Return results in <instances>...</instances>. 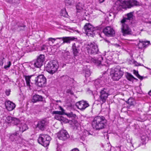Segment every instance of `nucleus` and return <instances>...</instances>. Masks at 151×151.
Instances as JSON below:
<instances>
[{
    "mask_svg": "<svg viewBox=\"0 0 151 151\" xmlns=\"http://www.w3.org/2000/svg\"><path fill=\"white\" fill-rule=\"evenodd\" d=\"M22 135L19 134V132L17 131L14 133H11L5 136L4 138L1 139V141L3 144L5 146L8 144H9L10 142L8 140L14 142L17 144L20 145H24L26 141L22 137Z\"/></svg>",
    "mask_w": 151,
    "mask_h": 151,
    "instance_id": "f257e3e1",
    "label": "nucleus"
},
{
    "mask_svg": "<svg viewBox=\"0 0 151 151\" xmlns=\"http://www.w3.org/2000/svg\"><path fill=\"white\" fill-rule=\"evenodd\" d=\"M140 4V3L136 0H119L115 3L114 9H116L117 10L119 11L122 9H127L134 6H139Z\"/></svg>",
    "mask_w": 151,
    "mask_h": 151,
    "instance_id": "f03ea898",
    "label": "nucleus"
},
{
    "mask_svg": "<svg viewBox=\"0 0 151 151\" xmlns=\"http://www.w3.org/2000/svg\"><path fill=\"white\" fill-rule=\"evenodd\" d=\"M106 123V120L103 116L95 117L92 122V126L96 130H100L104 128Z\"/></svg>",
    "mask_w": 151,
    "mask_h": 151,
    "instance_id": "7ed1b4c3",
    "label": "nucleus"
},
{
    "mask_svg": "<svg viewBox=\"0 0 151 151\" xmlns=\"http://www.w3.org/2000/svg\"><path fill=\"white\" fill-rule=\"evenodd\" d=\"M110 76L112 79L114 81H118L124 75V72L119 66L111 69Z\"/></svg>",
    "mask_w": 151,
    "mask_h": 151,
    "instance_id": "20e7f679",
    "label": "nucleus"
},
{
    "mask_svg": "<svg viewBox=\"0 0 151 151\" xmlns=\"http://www.w3.org/2000/svg\"><path fill=\"white\" fill-rule=\"evenodd\" d=\"M59 65L55 60L50 61L46 65V69L51 74H53L58 71Z\"/></svg>",
    "mask_w": 151,
    "mask_h": 151,
    "instance_id": "39448f33",
    "label": "nucleus"
},
{
    "mask_svg": "<svg viewBox=\"0 0 151 151\" xmlns=\"http://www.w3.org/2000/svg\"><path fill=\"white\" fill-rule=\"evenodd\" d=\"M50 139L51 137L49 135L42 134H40L38 141L42 145L46 147L49 145Z\"/></svg>",
    "mask_w": 151,
    "mask_h": 151,
    "instance_id": "423d86ee",
    "label": "nucleus"
},
{
    "mask_svg": "<svg viewBox=\"0 0 151 151\" xmlns=\"http://www.w3.org/2000/svg\"><path fill=\"white\" fill-rule=\"evenodd\" d=\"M45 60V57L44 55H40L37 58L32 62L31 65L37 68H40L43 65Z\"/></svg>",
    "mask_w": 151,
    "mask_h": 151,
    "instance_id": "0eeeda50",
    "label": "nucleus"
},
{
    "mask_svg": "<svg viewBox=\"0 0 151 151\" xmlns=\"http://www.w3.org/2000/svg\"><path fill=\"white\" fill-rule=\"evenodd\" d=\"M84 29L88 36L93 37L96 32V28L90 23H86L84 27Z\"/></svg>",
    "mask_w": 151,
    "mask_h": 151,
    "instance_id": "6e6552de",
    "label": "nucleus"
},
{
    "mask_svg": "<svg viewBox=\"0 0 151 151\" xmlns=\"http://www.w3.org/2000/svg\"><path fill=\"white\" fill-rule=\"evenodd\" d=\"M87 49L88 53L91 54H96L99 51L97 45L94 42L88 43L87 45Z\"/></svg>",
    "mask_w": 151,
    "mask_h": 151,
    "instance_id": "1a4fd4ad",
    "label": "nucleus"
},
{
    "mask_svg": "<svg viewBox=\"0 0 151 151\" xmlns=\"http://www.w3.org/2000/svg\"><path fill=\"white\" fill-rule=\"evenodd\" d=\"M121 30L123 35L125 36L128 35H129L131 32V29L127 24V23L124 20L121 21Z\"/></svg>",
    "mask_w": 151,
    "mask_h": 151,
    "instance_id": "9d476101",
    "label": "nucleus"
},
{
    "mask_svg": "<svg viewBox=\"0 0 151 151\" xmlns=\"http://www.w3.org/2000/svg\"><path fill=\"white\" fill-rule=\"evenodd\" d=\"M109 95V90L107 88H103L100 91L99 96L100 102L101 104L106 101V100Z\"/></svg>",
    "mask_w": 151,
    "mask_h": 151,
    "instance_id": "9b49d317",
    "label": "nucleus"
},
{
    "mask_svg": "<svg viewBox=\"0 0 151 151\" xmlns=\"http://www.w3.org/2000/svg\"><path fill=\"white\" fill-rule=\"evenodd\" d=\"M48 123V120L44 119L38 121L36 127L40 130L44 131L46 129Z\"/></svg>",
    "mask_w": 151,
    "mask_h": 151,
    "instance_id": "f8f14e48",
    "label": "nucleus"
},
{
    "mask_svg": "<svg viewBox=\"0 0 151 151\" xmlns=\"http://www.w3.org/2000/svg\"><path fill=\"white\" fill-rule=\"evenodd\" d=\"M35 81L36 85L39 87H42L45 85L46 79L43 75H41L36 78Z\"/></svg>",
    "mask_w": 151,
    "mask_h": 151,
    "instance_id": "ddd939ff",
    "label": "nucleus"
},
{
    "mask_svg": "<svg viewBox=\"0 0 151 151\" xmlns=\"http://www.w3.org/2000/svg\"><path fill=\"white\" fill-rule=\"evenodd\" d=\"M107 77L104 75L96 79L94 82V84L96 87L99 88L103 85L105 84V83L107 81Z\"/></svg>",
    "mask_w": 151,
    "mask_h": 151,
    "instance_id": "4468645a",
    "label": "nucleus"
},
{
    "mask_svg": "<svg viewBox=\"0 0 151 151\" xmlns=\"http://www.w3.org/2000/svg\"><path fill=\"white\" fill-rule=\"evenodd\" d=\"M57 137L59 139L65 141L69 138L70 136L66 130L62 129L58 133Z\"/></svg>",
    "mask_w": 151,
    "mask_h": 151,
    "instance_id": "2eb2a0df",
    "label": "nucleus"
},
{
    "mask_svg": "<svg viewBox=\"0 0 151 151\" xmlns=\"http://www.w3.org/2000/svg\"><path fill=\"white\" fill-rule=\"evenodd\" d=\"M72 49L73 54L75 57L78 56L81 53V48L78 43H73Z\"/></svg>",
    "mask_w": 151,
    "mask_h": 151,
    "instance_id": "dca6fc26",
    "label": "nucleus"
},
{
    "mask_svg": "<svg viewBox=\"0 0 151 151\" xmlns=\"http://www.w3.org/2000/svg\"><path fill=\"white\" fill-rule=\"evenodd\" d=\"M89 59L91 62L96 64L98 66L99 68H101V66H102L103 68L106 67V66L103 65L101 64V62L103 60V58L100 55L98 58H96L91 57L89 58Z\"/></svg>",
    "mask_w": 151,
    "mask_h": 151,
    "instance_id": "f3484780",
    "label": "nucleus"
},
{
    "mask_svg": "<svg viewBox=\"0 0 151 151\" xmlns=\"http://www.w3.org/2000/svg\"><path fill=\"white\" fill-rule=\"evenodd\" d=\"M103 32L108 37H113L115 35V31L111 27H106L103 29Z\"/></svg>",
    "mask_w": 151,
    "mask_h": 151,
    "instance_id": "a211bd4d",
    "label": "nucleus"
},
{
    "mask_svg": "<svg viewBox=\"0 0 151 151\" xmlns=\"http://www.w3.org/2000/svg\"><path fill=\"white\" fill-rule=\"evenodd\" d=\"M76 106L78 109L83 111L88 107L89 105L86 101L83 100L76 103Z\"/></svg>",
    "mask_w": 151,
    "mask_h": 151,
    "instance_id": "6ab92c4d",
    "label": "nucleus"
},
{
    "mask_svg": "<svg viewBox=\"0 0 151 151\" xmlns=\"http://www.w3.org/2000/svg\"><path fill=\"white\" fill-rule=\"evenodd\" d=\"M5 106L6 109L9 111H11L15 107V104L9 101H6L5 102Z\"/></svg>",
    "mask_w": 151,
    "mask_h": 151,
    "instance_id": "aec40b11",
    "label": "nucleus"
},
{
    "mask_svg": "<svg viewBox=\"0 0 151 151\" xmlns=\"http://www.w3.org/2000/svg\"><path fill=\"white\" fill-rule=\"evenodd\" d=\"M84 5L83 4L78 2L76 5L77 13H81L84 10Z\"/></svg>",
    "mask_w": 151,
    "mask_h": 151,
    "instance_id": "412c9836",
    "label": "nucleus"
},
{
    "mask_svg": "<svg viewBox=\"0 0 151 151\" xmlns=\"http://www.w3.org/2000/svg\"><path fill=\"white\" fill-rule=\"evenodd\" d=\"M43 99V98L42 96L35 94L33 96L32 101L33 103H35L37 101H42Z\"/></svg>",
    "mask_w": 151,
    "mask_h": 151,
    "instance_id": "4be33fe9",
    "label": "nucleus"
},
{
    "mask_svg": "<svg viewBox=\"0 0 151 151\" xmlns=\"http://www.w3.org/2000/svg\"><path fill=\"white\" fill-rule=\"evenodd\" d=\"M133 14V12H132L127 14L126 15L127 17H124L122 20H124L126 22L128 23L129 20H132L134 19V16Z\"/></svg>",
    "mask_w": 151,
    "mask_h": 151,
    "instance_id": "5701e85b",
    "label": "nucleus"
},
{
    "mask_svg": "<svg viewBox=\"0 0 151 151\" xmlns=\"http://www.w3.org/2000/svg\"><path fill=\"white\" fill-rule=\"evenodd\" d=\"M18 127H19V131H18L19 132V134H20V132H21L22 133L28 128L27 125L24 123L20 124Z\"/></svg>",
    "mask_w": 151,
    "mask_h": 151,
    "instance_id": "b1692460",
    "label": "nucleus"
},
{
    "mask_svg": "<svg viewBox=\"0 0 151 151\" xmlns=\"http://www.w3.org/2000/svg\"><path fill=\"white\" fill-rule=\"evenodd\" d=\"M61 38V39H62L63 41V43H70L71 41L74 40L75 39V37H63Z\"/></svg>",
    "mask_w": 151,
    "mask_h": 151,
    "instance_id": "393cba45",
    "label": "nucleus"
},
{
    "mask_svg": "<svg viewBox=\"0 0 151 151\" xmlns=\"http://www.w3.org/2000/svg\"><path fill=\"white\" fill-rule=\"evenodd\" d=\"M32 76H26V75H24V77L25 78V80L26 82V86H27L28 88H30L31 86V84H30V78Z\"/></svg>",
    "mask_w": 151,
    "mask_h": 151,
    "instance_id": "a878e982",
    "label": "nucleus"
},
{
    "mask_svg": "<svg viewBox=\"0 0 151 151\" xmlns=\"http://www.w3.org/2000/svg\"><path fill=\"white\" fill-rule=\"evenodd\" d=\"M55 118L57 120L64 122H66L68 121V120L65 118L61 115H55Z\"/></svg>",
    "mask_w": 151,
    "mask_h": 151,
    "instance_id": "bb28decb",
    "label": "nucleus"
},
{
    "mask_svg": "<svg viewBox=\"0 0 151 151\" xmlns=\"http://www.w3.org/2000/svg\"><path fill=\"white\" fill-rule=\"evenodd\" d=\"M11 124L14 125H17L18 127L20 124L19 120L17 118H13Z\"/></svg>",
    "mask_w": 151,
    "mask_h": 151,
    "instance_id": "cd10ccee",
    "label": "nucleus"
},
{
    "mask_svg": "<svg viewBox=\"0 0 151 151\" xmlns=\"http://www.w3.org/2000/svg\"><path fill=\"white\" fill-rule=\"evenodd\" d=\"M126 76L127 78L129 81H131L133 79H136V78H135L132 75L128 73H127Z\"/></svg>",
    "mask_w": 151,
    "mask_h": 151,
    "instance_id": "c85d7f7f",
    "label": "nucleus"
},
{
    "mask_svg": "<svg viewBox=\"0 0 151 151\" xmlns=\"http://www.w3.org/2000/svg\"><path fill=\"white\" fill-rule=\"evenodd\" d=\"M130 32L129 35L135 36L139 35L140 33L136 29H133L132 31L131 30V32Z\"/></svg>",
    "mask_w": 151,
    "mask_h": 151,
    "instance_id": "c756f323",
    "label": "nucleus"
},
{
    "mask_svg": "<svg viewBox=\"0 0 151 151\" xmlns=\"http://www.w3.org/2000/svg\"><path fill=\"white\" fill-rule=\"evenodd\" d=\"M126 102L130 106L134 105L135 104L134 100L132 98H129L128 101H126Z\"/></svg>",
    "mask_w": 151,
    "mask_h": 151,
    "instance_id": "7c9ffc66",
    "label": "nucleus"
},
{
    "mask_svg": "<svg viewBox=\"0 0 151 151\" xmlns=\"http://www.w3.org/2000/svg\"><path fill=\"white\" fill-rule=\"evenodd\" d=\"M62 38H53L52 37H50L48 38V40L49 42V44H52L54 43L55 41L57 39H60Z\"/></svg>",
    "mask_w": 151,
    "mask_h": 151,
    "instance_id": "2f4dec72",
    "label": "nucleus"
},
{
    "mask_svg": "<svg viewBox=\"0 0 151 151\" xmlns=\"http://www.w3.org/2000/svg\"><path fill=\"white\" fill-rule=\"evenodd\" d=\"M60 15L65 17H67L68 16V13L65 9L62 10L60 13Z\"/></svg>",
    "mask_w": 151,
    "mask_h": 151,
    "instance_id": "473e14b6",
    "label": "nucleus"
},
{
    "mask_svg": "<svg viewBox=\"0 0 151 151\" xmlns=\"http://www.w3.org/2000/svg\"><path fill=\"white\" fill-rule=\"evenodd\" d=\"M69 78L68 76L67 75H64L61 77V79L63 82L67 81Z\"/></svg>",
    "mask_w": 151,
    "mask_h": 151,
    "instance_id": "72a5a7b5",
    "label": "nucleus"
},
{
    "mask_svg": "<svg viewBox=\"0 0 151 151\" xmlns=\"http://www.w3.org/2000/svg\"><path fill=\"white\" fill-rule=\"evenodd\" d=\"M13 118L12 117L8 116L6 117L5 121L8 123H12Z\"/></svg>",
    "mask_w": 151,
    "mask_h": 151,
    "instance_id": "f704fd0d",
    "label": "nucleus"
},
{
    "mask_svg": "<svg viewBox=\"0 0 151 151\" xmlns=\"http://www.w3.org/2000/svg\"><path fill=\"white\" fill-rule=\"evenodd\" d=\"M139 42L138 45L139 48H142L144 47V41L142 40H139Z\"/></svg>",
    "mask_w": 151,
    "mask_h": 151,
    "instance_id": "c9c22d12",
    "label": "nucleus"
},
{
    "mask_svg": "<svg viewBox=\"0 0 151 151\" xmlns=\"http://www.w3.org/2000/svg\"><path fill=\"white\" fill-rule=\"evenodd\" d=\"M85 76L86 77H88L91 74L90 70L89 69H87L85 71Z\"/></svg>",
    "mask_w": 151,
    "mask_h": 151,
    "instance_id": "e433bc0d",
    "label": "nucleus"
},
{
    "mask_svg": "<svg viewBox=\"0 0 151 151\" xmlns=\"http://www.w3.org/2000/svg\"><path fill=\"white\" fill-rule=\"evenodd\" d=\"M65 4L67 5H71L74 3V0H65Z\"/></svg>",
    "mask_w": 151,
    "mask_h": 151,
    "instance_id": "4c0bfd02",
    "label": "nucleus"
},
{
    "mask_svg": "<svg viewBox=\"0 0 151 151\" xmlns=\"http://www.w3.org/2000/svg\"><path fill=\"white\" fill-rule=\"evenodd\" d=\"M114 45L116 47L119 48H123V43L122 42L119 43V44H114Z\"/></svg>",
    "mask_w": 151,
    "mask_h": 151,
    "instance_id": "58836bf2",
    "label": "nucleus"
},
{
    "mask_svg": "<svg viewBox=\"0 0 151 151\" xmlns=\"http://www.w3.org/2000/svg\"><path fill=\"white\" fill-rule=\"evenodd\" d=\"M63 56L65 59L67 60L70 58V53L69 52H66L64 54Z\"/></svg>",
    "mask_w": 151,
    "mask_h": 151,
    "instance_id": "ea45409f",
    "label": "nucleus"
},
{
    "mask_svg": "<svg viewBox=\"0 0 151 151\" xmlns=\"http://www.w3.org/2000/svg\"><path fill=\"white\" fill-rule=\"evenodd\" d=\"M134 74L137 77L139 78V79H142V76H140L138 73V71H136V70H134Z\"/></svg>",
    "mask_w": 151,
    "mask_h": 151,
    "instance_id": "a19ab883",
    "label": "nucleus"
},
{
    "mask_svg": "<svg viewBox=\"0 0 151 151\" xmlns=\"http://www.w3.org/2000/svg\"><path fill=\"white\" fill-rule=\"evenodd\" d=\"M41 50L45 52L46 51H47V46L45 45H43L41 47Z\"/></svg>",
    "mask_w": 151,
    "mask_h": 151,
    "instance_id": "79ce46f5",
    "label": "nucleus"
},
{
    "mask_svg": "<svg viewBox=\"0 0 151 151\" xmlns=\"http://www.w3.org/2000/svg\"><path fill=\"white\" fill-rule=\"evenodd\" d=\"M7 65H5L4 66V68L5 69L7 70L8 68H9L11 65V62L9 61L7 63Z\"/></svg>",
    "mask_w": 151,
    "mask_h": 151,
    "instance_id": "37998d69",
    "label": "nucleus"
},
{
    "mask_svg": "<svg viewBox=\"0 0 151 151\" xmlns=\"http://www.w3.org/2000/svg\"><path fill=\"white\" fill-rule=\"evenodd\" d=\"M65 114L67 116H68L70 117H74L76 115L75 114H73V113L70 112V113H67Z\"/></svg>",
    "mask_w": 151,
    "mask_h": 151,
    "instance_id": "c03bdc74",
    "label": "nucleus"
},
{
    "mask_svg": "<svg viewBox=\"0 0 151 151\" xmlns=\"http://www.w3.org/2000/svg\"><path fill=\"white\" fill-rule=\"evenodd\" d=\"M148 138L145 136H142L141 137V140L142 141L143 144H144L145 143V142L146 140Z\"/></svg>",
    "mask_w": 151,
    "mask_h": 151,
    "instance_id": "a18cd8bd",
    "label": "nucleus"
},
{
    "mask_svg": "<svg viewBox=\"0 0 151 151\" xmlns=\"http://www.w3.org/2000/svg\"><path fill=\"white\" fill-rule=\"evenodd\" d=\"M25 26V25H19L18 24H17L16 25H15V28L16 29L19 30H21V29H18L20 27H24Z\"/></svg>",
    "mask_w": 151,
    "mask_h": 151,
    "instance_id": "49530a36",
    "label": "nucleus"
},
{
    "mask_svg": "<svg viewBox=\"0 0 151 151\" xmlns=\"http://www.w3.org/2000/svg\"><path fill=\"white\" fill-rule=\"evenodd\" d=\"M62 112H61L60 111H54L52 112V114H55V115L59 114V115H62L61 114Z\"/></svg>",
    "mask_w": 151,
    "mask_h": 151,
    "instance_id": "de8ad7c7",
    "label": "nucleus"
},
{
    "mask_svg": "<svg viewBox=\"0 0 151 151\" xmlns=\"http://www.w3.org/2000/svg\"><path fill=\"white\" fill-rule=\"evenodd\" d=\"M5 58L3 57H1L0 59V65L3 66L4 64V60Z\"/></svg>",
    "mask_w": 151,
    "mask_h": 151,
    "instance_id": "09e8293b",
    "label": "nucleus"
},
{
    "mask_svg": "<svg viewBox=\"0 0 151 151\" xmlns=\"http://www.w3.org/2000/svg\"><path fill=\"white\" fill-rule=\"evenodd\" d=\"M10 2L12 3H14L16 4H18L19 3V0H9Z\"/></svg>",
    "mask_w": 151,
    "mask_h": 151,
    "instance_id": "8fccbe9b",
    "label": "nucleus"
},
{
    "mask_svg": "<svg viewBox=\"0 0 151 151\" xmlns=\"http://www.w3.org/2000/svg\"><path fill=\"white\" fill-rule=\"evenodd\" d=\"M66 93L70 94L71 95H73V92L70 89H67L66 91Z\"/></svg>",
    "mask_w": 151,
    "mask_h": 151,
    "instance_id": "3c124183",
    "label": "nucleus"
},
{
    "mask_svg": "<svg viewBox=\"0 0 151 151\" xmlns=\"http://www.w3.org/2000/svg\"><path fill=\"white\" fill-rule=\"evenodd\" d=\"M59 107L61 111H60L61 112H62L61 113L62 115L65 114V110L63 109L62 108L61 106H59Z\"/></svg>",
    "mask_w": 151,
    "mask_h": 151,
    "instance_id": "603ef678",
    "label": "nucleus"
},
{
    "mask_svg": "<svg viewBox=\"0 0 151 151\" xmlns=\"http://www.w3.org/2000/svg\"><path fill=\"white\" fill-rule=\"evenodd\" d=\"M10 89L6 90L5 91V93L7 96H9L10 93Z\"/></svg>",
    "mask_w": 151,
    "mask_h": 151,
    "instance_id": "864d4df0",
    "label": "nucleus"
},
{
    "mask_svg": "<svg viewBox=\"0 0 151 151\" xmlns=\"http://www.w3.org/2000/svg\"><path fill=\"white\" fill-rule=\"evenodd\" d=\"M4 148L1 151H9V147H8L7 146L6 147H4Z\"/></svg>",
    "mask_w": 151,
    "mask_h": 151,
    "instance_id": "5fc2aeb1",
    "label": "nucleus"
},
{
    "mask_svg": "<svg viewBox=\"0 0 151 151\" xmlns=\"http://www.w3.org/2000/svg\"><path fill=\"white\" fill-rule=\"evenodd\" d=\"M150 41H144V47L147 46L150 43Z\"/></svg>",
    "mask_w": 151,
    "mask_h": 151,
    "instance_id": "6e6d98bb",
    "label": "nucleus"
},
{
    "mask_svg": "<svg viewBox=\"0 0 151 151\" xmlns=\"http://www.w3.org/2000/svg\"><path fill=\"white\" fill-rule=\"evenodd\" d=\"M142 79H140L141 80H142V79L144 78H147V76H145V77H144V76H142Z\"/></svg>",
    "mask_w": 151,
    "mask_h": 151,
    "instance_id": "4d7b16f0",
    "label": "nucleus"
},
{
    "mask_svg": "<svg viewBox=\"0 0 151 151\" xmlns=\"http://www.w3.org/2000/svg\"><path fill=\"white\" fill-rule=\"evenodd\" d=\"M148 94L150 96H151V90L148 92Z\"/></svg>",
    "mask_w": 151,
    "mask_h": 151,
    "instance_id": "13d9d810",
    "label": "nucleus"
},
{
    "mask_svg": "<svg viewBox=\"0 0 151 151\" xmlns=\"http://www.w3.org/2000/svg\"><path fill=\"white\" fill-rule=\"evenodd\" d=\"M86 131V132H87V134L88 135H89L90 134H91L90 133L88 132L87 131Z\"/></svg>",
    "mask_w": 151,
    "mask_h": 151,
    "instance_id": "bf43d9fd",
    "label": "nucleus"
},
{
    "mask_svg": "<svg viewBox=\"0 0 151 151\" xmlns=\"http://www.w3.org/2000/svg\"><path fill=\"white\" fill-rule=\"evenodd\" d=\"M148 23L151 24V21H148Z\"/></svg>",
    "mask_w": 151,
    "mask_h": 151,
    "instance_id": "052dcab7",
    "label": "nucleus"
},
{
    "mask_svg": "<svg viewBox=\"0 0 151 151\" xmlns=\"http://www.w3.org/2000/svg\"><path fill=\"white\" fill-rule=\"evenodd\" d=\"M131 62L132 63V62H134V60H132L131 61Z\"/></svg>",
    "mask_w": 151,
    "mask_h": 151,
    "instance_id": "680f3d73",
    "label": "nucleus"
},
{
    "mask_svg": "<svg viewBox=\"0 0 151 151\" xmlns=\"http://www.w3.org/2000/svg\"><path fill=\"white\" fill-rule=\"evenodd\" d=\"M105 0H103V1L101 2V3L104 2Z\"/></svg>",
    "mask_w": 151,
    "mask_h": 151,
    "instance_id": "e2e57ef3",
    "label": "nucleus"
},
{
    "mask_svg": "<svg viewBox=\"0 0 151 151\" xmlns=\"http://www.w3.org/2000/svg\"><path fill=\"white\" fill-rule=\"evenodd\" d=\"M108 147L109 148V149H110V147H109V146Z\"/></svg>",
    "mask_w": 151,
    "mask_h": 151,
    "instance_id": "0e129e2a",
    "label": "nucleus"
},
{
    "mask_svg": "<svg viewBox=\"0 0 151 151\" xmlns=\"http://www.w3.org/2000/svg\"><path fill=\"white\" fill-rule=\"evenodd\" d=\"M139 65H142L141 64H139Z\"/></svg>",
    "mask_w": 151,
    "mask_h": 151,
    "instance_id": "69168bd1",
    "label": "nucleus"
},
{
    "mask_svg": "<svg viewBox=\"0 0 151 151\" xmlns=\"http://www.w3.org/2000/svg\"><path fill=\"white\" fill-rule=\"evenodd\" d=\"M102 147H104V146H103V145H102Z\"/></svg>",
    "mask_w": 151,
    "mask_h": 151,
    "instance_id": "338daca9",
    "label": "nucleus"
}]
</instances>
